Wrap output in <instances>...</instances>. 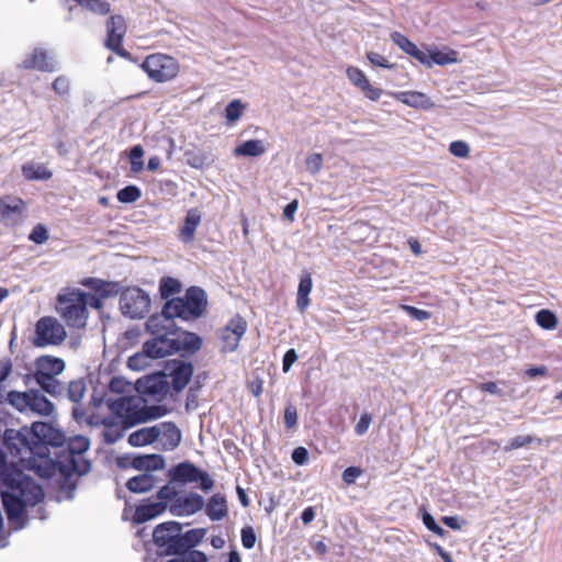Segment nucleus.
<instances>
[{
    "instance_id": "nucleus-1",
    "label": "nucleus",
    "mask_w": 562,
    "mask_h": 562,
    "mask_svg": "<svg viewBox=\"0 0 562 562\" xmlns=\"http://www.w3.org/2000/svg\"><path fill=\"white\" fill-rule=\"evenodd\" d=\"M3 445L14 457L26 450L30 456L21 460L38 477L48 480L58 473L55 482L63 496L57 495V502L72 501L80 477L92 469L91 460L77 459L90 449V439L83 435L68 438L54 422L34 420L19 429L5 428Z\"/></svg>"
},
{
    "instance_id": "nucleus-2",
    "label": "nucleus",
    "mask_w": 562,
    "mask_h": 562,
    "mask_svg": "<svg viewBox=\"0 0 562 562\" xmlns=\"http://www.w3.org/2000/svg\"><path fill=\"white\" fill-rule=\"evenodd\" d=\"M10 452L3 445V434L0 436V491H27L40 487L33 477L24 473L27 470L21 459L30 456L26 450L21 451V456H11L12 461H8Z\"/></svg>"
},
{
    "instance_id": "nucleus-3",
    "label": "nucleus",
    "mask_w": 562,
    "mask_h": 562,
    "mask_svg": "<svg viewBox=\"0 0 562 562\" xmlns=\"http://www.w3.org/2000/svg\"><path fill=\"white\" fill-rule=\"evenodd\" d=\"M29 488L27 491H0V497L7 519L12 530H21L29 522L26 508L35 506L44 499V491L42 486Z\"/></svg>"
},
{
    "instance_id": "nucleus-4",
    "label": "nucleus",
    "mask_w": 562,
    "mask_h": 562,
    "mask_svg": "<svg viewBox=\"0 0 562 562\" xmlns=\"http://www.w3.org/2000/svg\"><path fill=\"white\" fill-rule=\"evenodd\" d=\"M87 292L74 289L68 294H58L57 311L68 327L83 329L89 317Z\"/></svg>"
},
{
    "instance_id": "nucleus-5",
    "label": "nucleus",
    "mask_w": 562,
    "mask_h": 562,
    "mask_svg": "<svg viewBox=\"0 0 562 562\" xmlns=\"http://www.w3.org/2000/svg\"><path fill=\"white\" fill-rule=\"evenodd\" d=\"M183 525L170 520L157 525L153 531V542L157 547L159 558L181 553L180 531Z\"/></svg>"
},
{
    "instance_id": "nucleus-6",
    "label": "nucleus",
    "mask_w": 562,
    "mask_h": 562,
    "mask_svg": "<svg viewBox=\"0 0 562 562\" xmlns=\"http://www.w3.org/2000/svg\"><path fill=\"white\" fill-rule=\"evenodd\" d=\"M167 475L169 481L176 484L200 483L199 487L204 493H209L214 487V480L210 474L191 461H182L172 465Z\"/></svg>"
},
{
    "instance_id": "nucleus-7",
    "label": "nucleus",
    "mask_w": 562,
    "mask_h": 562,
    "mask_svg": "<svg viewBox=\"0 0 562 562\" xmlns=\"http://www.w3.org/2000/svg\"><path fill=\"white\" fill-rule=\"evenodd\" d=\"M121 313L131 319H142L149 312L151 300L149 294L142 288L126 286L120 297Z\"/></svg>"
},
{
    "instance_id": "nucleus-8",
    "label": "nucleus",
    "mask_w": 562,
    "mask_h": 562,
    "mask_svg": "<svg viewBox=\"0 0 562 562\" xmlns=\"http://www.w3.org/2000/svg\"><path fill=\"white\" fill-rule=\"evenodd\" d=\"M139 67L156 82H166L173 79L179 71L177 60L168 55L151 54L147 56Z\"/></svg>"
},
{
    "instance_id": "nucleus-9",
    "label": "nucleus",
    "mask_w": 562,
    "mask_h": 562,
    "mask_svg": "<svg viewBox=\"0 0 562 562\" xmlns=\"http://www.w3.org/2000/svg\"><path fill=\"white\" fill-rule=\"evenodd\" d=\"M67 338L64 326L53 316H43L35 324L33 345L38 348L58 346Z\"/></svg>"
},
{
    "instance_id": "nucleus-10",
    "label": "nucleus",
    "mask_w": 562,
    "mask_h": 562,
    "mask_svg": "<svg viewBox=\"0 0 562 562\" xmlns=\"http://www.w3.org/2000/svg\"><path fill=\"white\" fill-rule=\"evenodd\" d=\"M164 370L171 378L170 390L175 394L182 392L192 380L194 367L192 362L181 359H169L164 362Z\"/></svg>"
},
{
    "instance_id": "nucleus-11",
    "label": "nucleus",
    "mask_w": 562,
    "mask_h": 562,
    "mask_svg": "<svg viewBox=\"0 0 562 562\" xmlns=\"http://www.w3.org/2000/svg\"><path fill=\"white\" fill-rule=\"evenodd\" d=\"M134 389L139 394L165 397L170 391L168 374L165 370L151 372L137 379Z\"/></svg>"
},
{
    "instance_id": "nucleus-12",
    "label": "nucleus",
    "mask_w": 562,
    "mask_h": 562,
    "mask_svg": "<svg viewBox=\"0 0 562 562\" xmlns=\"http://www.w3.org/2000/svg\"><path fill=\"white\" fill-rule=\"evenodd\" d=\"M184 302L187 314L191 321L201 318L207 308V295L204 289L198 285L189 286L186 290L184 296H181Z\"/></svg>"
},
{
    "instance_id": "nucleus-13",
    "label": "nucleus",
    "mask_w": 562,
    "mask_h": 562,
    "mask_svg": "<svg viewBox=\"0 0 562 562\" xmlns=\"http://www.w3.org/2000/svg\"><path fill=\"white\" fill-rule=\"evenodd\" d=\"M247 330L246 319L236 314L229 319L227 325L224 327L222 333V339L224 341V351L233 352L237 349L239 340Z\"/></svg>"
},
{
    "instance_id": "nucleus-14",
    "label": "nucleus",
    "mask_w": 562,
    "mask_h": 562,
    "mask_svg": "<svg viewBox=\"0 0 562 562\" xmlns=\"http://www.w3.org/2000/svg\"><path fill=\"white\" fill-rule=\"evenodd\" d=\"M204 505V499L200 494L189 492L183 496H177V498L170 504L169 512L179 517L184 515L189 516L200 512Z\"/></svg>"
},
{
    "instance_id": "nucleus-15",
    "label": "nucleus",
    "mask_w": 562,
    "mask_h": 562,
    "mask_svg": "<svg viewBox=\"0 0 562 562\" xmlns=\"http://www.w3.org/2000/svg\"><path fill=\"white\" fill-rule=\"evenodd\" d=\"M167 509V503L153 502L151 498H145L135 506L132 517L134 525H142L164 514Z\"/></svg>"
},
{
    "instance_id": "nucleus-16",
    "label": "nucleus",
    "mask_w": 562,
    "mask_h": 562,
    "mask_svg": "<svg viewBox=\"0 0 562 562\" xmlns=\"http://www.w3.org/2000/svg\"><path fill=\"white\" fill-rule=\"evenodd\" d=\"M24 202L19 198H0V222L14 226L21 222Z\"/></svg>"
},
{
    "instance_id": "nucleus-17",
    "label": "nucleus",
    "mask_w": 562,
    "mask_h": 562,
    "mask_svg": "<svg viewBox=\"0 0 562 562\" xmlns=\"http://www.w3.org/2000/svg\"><path fill=\"white\" fill-rule=\"evenodd\" d=\"M20 67L26 70L34 69L42 72H54L58 69L56 61L48 55V52L43 48H34L32 54L22 61Z\"/></svg>"
},
{
    "instance_id": "nucleus-18",
    "label": "nucleus",
    "mask_w": 562,
    "mask_h": 562,
    "mask_svg": "<svg viewBox=\"0 0 562 562\" xmlns=\"http://www.w3.org/2000/svg\"><path fill=\"white\" fill-rule=\"evenodd\" d=\"M80 284L92 290L94 293H100L101 297L104 299L115 297L116 295L121 296L126 288L119 281H106L94 277L82 279Z\"/></svg>"
},
{
    "instance_id": "nucleus-19",
    "label": "nucleus",
    "mask_w": 562,
    "mask_h": 562,
    "mask_svg": "<svg viewBox=\"0 0 562 562\" xmlns=\"http://www.w3.org/2000/svg\"><path fill=\"white\" fill-rule=\"evenodd\" d=\"M30 412L42 417H49L48 422H54L57 425L58 414L55 404L37 389H31Z\"/></svg>"
},
{
    "instance_id": "nucleus-20",
    "label": "nucleus",
    "mask_w": 562,
    "mask_h": 562,
    "mask_svg": "<svg viewBox=\"0 0 562 562\" xmlns=\"http://www.w3.org/2000/svg\"><path fill=\"white\" fill-rule=\"evenodd\" d=\"M65 361L50 355H42L35 360V379L57 376L65 370Z\"/></svg>"
},
{
    "instance_id": "nucleus-21",
    "label": "nucleus",
    "mask_w": 562,
    "mask_h": 562,
    "mask_svg": "<svg viewBox=\"0 0 562 562\" xmlns=\"http://www.w3.org/2000/svg\"><path fill=\"white\" fill-rule=\"evenodd\" d=\"M106 406L119 417H123L125 428L127 424L135 418L137 405L134 403L133 396H122L119 398H109Z\"/></svg>"
},
{
    "instance_id": "nucleus-22",
    "label": "nucleus",
    "mask_w": 562,
    "mask_h": 562,
    "mask_svg": "<svg viewBox=\"0 0 562 562\" xmlns=\"http://www.w3.org/2000/svg\"><path fill=\"white\" fill-rule=\"evenodd\" d=\"M391 95L407 106L428 111L435 108V102L424 92L420 91H398L392 92Z\"/></svg>"
},
{
    "instance_id": "nucleus-23",
    "label": "nucleus",
    "mask_w": 562,
    "mask_h": 562,
    "mask_svg": "<svg viewBox=\"0 0 562 562\" xmlns=\"http://www.w3.org/2000/svg\"><path fill=\"white\" fill-rule=\"evenodd\" d=\"M161 436L160 426H150L138 429L132 434H130L127 438V442L132 447H144L148 445H153L156 442Z\"/></svg>"
},
{
    "instance_id": "nucleus-24",
    "label": "nucleus",
    "mask_w": 562,
    "mask_h": 562,
    "mask_svg": "<svg viewBox=\"0 0 562 562\" xmlns=\"http://www.w3.org/2000/svg\"><path fill=\"white\" fill-rule=\"evenodd\" d=\"M161 316L164 321H173L175 318H180L184 322L191 321L187 314L184 302L181 296H175L166 300L161 308Z\"/></svg>"
},
{
    "instance_id": "nucleus-25",
    "label": "nucleus",
    "mask_w": 562,
    "mask_h": 562,
    "mask_svg": "<svg viewBox=\"0 0 562 562\" xmlns=\"http://www.w3.org/2000/svg\"><path fill=\"white\" fill-rule=\"evenodd\" d=\"M204 506L206 516L213 521L222 520L228 515L227 499L221 493L212 495Z\"/></svg>"
},
{
    "instance_id": "nucleus-26",
    "label": "nucleus",
    "mask_w": 562,
    "mask_h": 562,
    "mask_svg": "<svg viewBox=\"0 0 562 562\" xmlns=\"http://www.w3.org/2000/svg\"><path fill=\"white\" fill-rule=\"evenodd\" d=\"M392 42L397 45L403 52L411 57L418 60L420 64L428 63L426 59V52L419 49L406 35L401 32L394 31L391 33Z\"/></svg>"
},
{
    "instance_id": "nucleus-27",
    "label": "nucleus",
    "mask_w": 562,
    "mask_h": 562,
    "mask_svg": "<svg viewBox=\"0 0 562 562\" xmlns=\"http://www.w3.org/2000/svg\"><path fill=\"white\" fill-rule=\"evenodd\" d=\"M183 159L187 165L194 169H204L214 162V158L209 151L198 147L186 149Z\"/></svg>"
},
{
    "instance_id": "nucleus-28",
    "label": "nucleus",
    "mask_w": 562,
    "mask_h": 562,
    "mask_svg": "<svg viewBox=\"0 0 562 562\" xmlns=\"http://www.w3.org/2000/svg\"><path fill=\"white\" fill-rule=\"evenodd\" d=\"M135 470L149 473L165 469L166 459L158 453L135 454Z\"/></svg>"
},
{
    "instance_id": "nucleus-29",
    "label": "nucleus",
    "mask_w": 562,
    "mask_h": 562,
    "mask_svg": "<svg viewBox=\"0 0 562 562\" xmlns=\"http://www.w3.org/2000/svg\"><path fill=\"white\" fill-rule=\"evenodd\" d=\"M169 412V408L165 405H145L142 411L137 408L135 418L127 424V427L158 419Z\"/></svg>"
},
{
    "instance_id": "nucleus-30",
    "label": "nucleus",
    "mask_w": 562,
    "mask_h": 562,
    "mask_svg": "<svg viewBox=\"0 0 562 562\" xmlns=\"http://www.w3.org/2000/svg\"><path fill=\"white\" fill-rule=\"evenodd\" d=\"M201 223V212L198 209H190L183 220L180 228V239L183 243H191L194 240L195 231Z\"/></svg>"
},
{
    "instance_id": "nucleus-31",
    "label": "nucleus",
    "mask_w": 562,
    "mask_h": 562,
    "mask_svg": "<svg viewBox=\"0 0 562 562\" xmlns=\"http://www.w3.org/2000/svg\"><path fill=\"white\" fill-rule=\"evenodd\" d=\"M161 435L165 439L162 449L166 451H172L179 447L182 440V434L179 427L173 422L160 423Z\"/></svg>"
},
{
    "instance_id": "nucleus-32",
    "label": "nucleus",
    "mask_w": 562,
    "mask_h": 562,
    "mask_svg": "<svg viewBox=\"0 0 562 562\" xmlns=\"http://www.w3.org/2000/svg\"><path fill=\"white\" fill-rule=\"evenodd\" d=\"M313 288V280L310 272L306 270L302 271L296 294V307L300 312H304L310 305V293Z\"/></svg>"
},
{
    "instance_id": "nucleus-33",
    "label": "nucleus",
    "mask_w": 562,
    "mask_h": 562,
    "mask_svg": "<svg viewBox=\"0 0 562 562\" xmlns=\"http://www.w3.org/2000/svg\"><path fill=\"white\" fill-rule=\"evenodd\" d=\"M156 481L151 473H142L128 479L125 486L132 493H147L154 488Z\"/></svg>"
},
{
    "instance_id": "nucleus-34",
    "label": "nucleus",
    "mask_w": 562,
    "mask_h": 562,
    "mask_svg": "<svg viewBox=\"0 0 562 562\" xmlns=\"http://www.w3.org/2000/svg\"><path fill=\"white\" fill-rule=\"evenodd\" d=\"M125 32H126L125 19L120 14L111 15L106 20L105 45L114 43L116 41V38H121V41H123Z\"/></svg>"
},
{
    "instance_id": "nucleus-35",
    "label": "nucleus",
    "mask_w": 562,
    "mask_h": 562,
    "mask_svg": "<svg viewBox=\"0 0 562 562\" xmlns=\"http://www.w3.org/2000/svg\"><path fill=\"white\" fill-rule=\"evenodd\" d=\"M5 400V403L12 406L19 413H26L30 411L31 389L23 392L11 390L7 393Z\"/></svg>"
},
{
    "instance_id": "nucleus-36",
    "label": "nucleus",
    "mask_w": 562,
    "mask_h": 562,
    "mask_svg": "<svg viewBox=\"0 0 562 562\" xmlns=\"http://www.w3.org/2000/svg\"><path fill=\"white\" fill-rule=\"evenodd\" d=\"M426 59L428 63H423V65L427 66L428 68L435 64L439 66L456 64L458 61V52L449 49L445 53L439 49H432L426 53Z\"/></svg>"
},
{
    "instance_id": "nucleus-37",
    "label": "nucleus",
    "mask_w": 562,
    "mask_h": 562,
    "mask_svg": "<svg viewBox=\"0 0 562 562\" xmlns=\"http://www.w3.org/2000/svg\"><path fill=\"white\" fill-rule=\"evenodd\" d=\"M181 290L182 283L180 282V280L169 276H164L162 278H160L158 292L161 300L166 301L171 297H175L177 294L181 292Z\"/></svg>"
},
{
    "instance_id": "nucleus-38",
    "label": "nucleus",
    "mask_w": 562,
    "mask_h": 562,
    "mask_svg": "<svg viewBox=\"0 0 562 562\" xmlns=\"http://www.w3.org/2000/svg\"><path fill=\"white\" fill-rule=\"evenodd\" d=\"M266 153V147L260 139H249L239 144L234 154L241 157H259Z\"/></svg>"
},
{
    "instance_id": "nucleus-39",
    "label": "nucleus",
    "mask_w": 562,
    "mask_h": 562,
    "mask_svg": "<svg viewBox=\"0 0 562 562\" xmlns=\"http://www.w3.org/2000/svg\"><path fill=\"white\" fill-rule=\"evenodd\" d=\"M181 337L182 339L180 340V352H183L182 356L194 355L201 349L203 339L198 334L184 330L182 331Z\"/></svg>"
},
{
    "instance_id": "nucleus-40",
    "label": "nucleus",
    "mask_w": 562,
    "mask_h": 562,
    "mask_svg": "<svg viewBox=\"0 0 562 562\" xmlns=\"http://www.w3.org/2000/svg\"><path fill=\"white\" fill-rule=\"evenodd\" d=\"M206 535L205 528H194L186 532L180 531L181 551L193 549L201 543L204 536Z\"/></svg>"
},
{
    "instance_id": "nucleus-41",
    "label": "nucleus",
    "mask_w": 562,
    "mask_h": 562,
    "mask_svg": "<svg viewBox=\"0 0 562 562\" xmlns=\"http://www.w3.org/2000/svg\"><path fill=\"white\" fill-rule=\"evenodd\" d=\"M36 384L40 386V391L49 394L53 397H59L64 394V386L56 376L48 375L46 378L35 379Z\"/></svg>"
},
{
    "instance_id": "nucleus-42",
    "label": "nucleus",
    "mask_w": 562,
    "mask_h": 562,
    "mask_svg": "<svg viewBox=\"0 0 562 562\" xmlns=\"http://www.w3.org/2000/svg\"><path fill=\"white\" fill-rule=\"evenodd\" d=\"M22 175L26 180H48L53 173L44 165L26 164L22 166Z\"/></svg>"
},
{
    "instance_id": "nucleus-43",
    "label": "nucleus",
    "mask_w": 562,
    "mask_h": 562,
    "mask_svg": "<svg viewBox=\"0 0 562 562\" xmlns=\"http://www.w3.org/2000/svg\"><path fill=\"white\" fill-rule=\"evenodd\" d=\"M142 350L144 355L151 360L167 357L165 347H162L158 340V335L149 340H146L143 344Z\"/></svg>"
},
{
    "instance_id": "nucleus-44",
    "label": "nucleus",
    "mask_w": 562,
    "mask_h": 562,
    "mask_svg": "<svg viewBox=\"0 0 562 562\" xmlns=\"http://www.w3.org/2000/svg\"><path fill=\"white\" fill-rule=\"evenodd\" d=\"M76 4L99 15H106L111 12V5L105 0H72Z\"/></svg>"
},
{
    "instance_id": "nucleus-45",
    "label": "nucleus",
    "mask_w": 562,
    "mask_h": 562,
    "mask_svg": "<svg viewBox=\"0 0 562 562\" xmlns=\"http://www.w3.org/2000/svg\"><path fill=\"white\" fill-rule=\"evenodd\" d=\"M142 196V190L135 184H128L120 189L116 199L120 203L130 204L136 202Z\"/></svg>"
},
{
    "instance_id": "nucleus-46",
    "label": "nucleus",
    "mask_w": 562,
    "mask_h": 562,
    "mask_svg": "<svg viewBox=\"0 0 562 562\" xmlns=\"http://www.w3.org/2000/svg\"><path fill=\"white\" fill-rule=\"evenodd\" d=\"M86 390L87 385L83 378L70 381L67 390V396L69 401L79 403L83 398Z\"/></svg>"
},
{
    "instance_id": "nucleus-47",
    "label": "nucleus",
    "mask_w": 562,
    "mask_h": 562,
    "mask_svg": "<svg viewBox=\"0 0 562 562\" xmlns=\"http://www.w3.org/2000/svg\"><path fill=\"white\" fill-rule=\"evenodd\" d=\"M536 322L541 328L552 330L558 325V317L552 311L542 308L537 312Z\"/></svg>"
},
{
    "instance_id": "nucleus-48",
    "label": "nucleus",
    "mask_w": 562,
    "mask_h": 562,
    "mask_svg": "<svg viewBox=\"0 0 562 562\" xmlns=\"http://www.w3.org/2000/svg\"><path fill=\"white\" fill-rule=\"evenodd\" d=\"M246 105L238 99L231 101L225 108V119L228 124L238 121Z\"/></svg>"
},
{
    "instance_id": "nucleus-49",
    "label": "nucleus",
    "mask_w": 562,
    "mask_h": 562,
    "mask_svg": "<svg viewBox=\"0 0 562 562\" xmlns=\"http://www.w3.org/2000/svg\"><path fill=\"white\" fill-rule=\"evenodd\" d=\"M206 379H207V373L206 372H200L195 376L193 383L190 385V387L188 390V393H187V403H186V408L187 409H189L191 403L195 402V400L198 397V393L202 389L203 382Z\"/></svg>"
},
{
    "instance_id": "nucleus-50",
    "label": "nucleus",
    "mask_w": 562,
    "mask_h": 562,
    "mask_svg": "<svg viewBox=\"0 0 562 562\" xmlns=\"http://www.w3.org/2000/svg\"><path fill=\"white\" fill-rule=\"evenodd\" d=\"M144 149L140 145H134L130 148L128 157L131 161V170L139 172L144 168L143 162Z\"/></svg>"
},
{
    "instance_id": "nucleus-51",
    "label": "nucleus",
    "mask_w": 562,
    "mask_h": 562,
    "mask_svg": "<svg viewBox=\"0 0 562 562\" xmlns=\"http://www.w3.org/2000/svg\"><path fill=\"white\" fill-rule=\"evenodd\" d=\"M347 77L350 80V82L360 90H362L369 83V80L364 72L361 69L353 66L347 68Z\"/></svg>"
},
{
    "instance_id": "nucleus-52",
    "label": "nucleus",
    "mask_w": 562,
    "mask_h": 562,
    "mask_svg": "<svg viewBox=\"0 0 562 562\" xmlns=\"http://www.w3.org/2000/svg\"><path fill=\"white\" fill-rule=\"evenodd\" d=\"M145 329L147 333L154 335H161L160 333L165 329L164 318L160 314H151L145 323Z\"/></svg>"
},
{
    "instance_id": "nucleus-53",
    "label": "nucleus",
    "mask_w": 562,
    "mask_h": 562,
    "mask_svg": "<svg viewBox=\"0 0 562 562\" xmlns=\"http://www.w3.org/2000/svg\"><path fill=\"white\" fill-rule=\"evenodd\" d=\"M148 359L149 358H147L144 355L143 350L135 352L134 355L128 357L127 368L131 369L132 371H142V370L146 369L147 367H149L150 363H149Z\"/></svg>"
},
{
    "instance_id": "nucleus-54",
    "label": "nucleus",
    "mask_w": 562,
    "mask_h": 562,
    "mask_svg": "<svg viewBox=\"0 0 562 562\" xmlns=\"http://www.w3.org/2000/svg\"><path fill=\"white\" fill-rule=\"evenodd\" d=\"M160 345L165 347L167 356H172L180 352V339L169 338L166 334L158 335Z\"/></svg>"
},
{
    "instance_id": "nucleus-55",
    "label": "nucleus",
    "mask_w": 562,
    "mask_h": 562,
    "mask_svg": "<svg viewBox=\"0 0 562 562\" xmlns=\"http://www.w3.org/2000/svg\"><path fill=\"white\" fill-rule=\"evenodd\" d=\"M48 229L43 224H37L33 227L29 235V239L36 245H42L48 240Z\"/></svg>"
},
{
    "instance_id": "nucleus-56",
    "label": "nucleus",
    "mask_w": 562,
    "mask_h": 562,
    "mask_svg": "<svg viewBox=\"0 0 562 562\" xmlns=\"http://www.w3.org/2000/svg\"><path fill=\"white\" fill-rule=\"evenodd\" d=\"M54 92L60 97L69 95L70 81L66 76H58L52 83Z\"/></svg>"
},
{
    "instance_id": "nucleus-57",
    "label": "nucleus",
    "mask_w": 562,
    "mask_h": 562,
    "mask_svg": "<svg viewBox=\"0 0 562 562\" xmlns=\"http://www.w3.org/2000/svg\"><path fill=\"white\" fill-rule=\"evenodd\" d=\"M535 441V437L530 435L516 436L504 447V451L508 452L521 447H526Z\"/></svg>"
},
{
    "instance_id": "nucleus-58",
    "label": "nucleus",
    "mask_w": 562,
    "mask_h": 562,
    "mask_svg": "<svg viewBox=\"0 0 562 562\" xmlns=\"http://www.w3.org/2000/svg\"><path fill=\"white\" fill-rule=\"evenodd\" d=\"M241 544L245 549L250 550L255 547L257 541V536L251 526H245L240 531Z\"/></svg>"
},
{
    "instance_id": "nucleus-59",
    "label": "nucleus",
    "mask_w": 562,
    "mask_h": 562,
    "mask_svg": "<svg viewBox=\"0 0 562 562\" xmlns=\"http://www.w3.org/2000/svg\"><path fill=\"white\" fill-rule=\"evenodd\" d=\"M306 169L312 175H317L323 167V156L322 154L314 153L306 157L305 159Z\"/></svg>"
},
{
    "instance_id": "nucleus-60",
    "label": "nucleus",
    "mask_w": 562,
    "mask_h": 562,
    "mask_svg": "<svg viewBox=\"0 0 562 562\" xmlns=\"http://www.w3.org/2000/svg\"><path fill=\"white\" fill-rule=\"evenodd\" d=\"M131 385V382L126 380L124 376L116 375L113 376L108 385L110 392L115 394H122L125 392L126 387Z\"/></svg>"
},
{
    "instance_id": "nucleus-61",
    "label": "nucleus",
    "mask_w": 562,
    "mask_h": 562,
    "mask_svg": "<svg viewBox=\"0 0 562 562\" xmlns=\"http://www.w3.org/2000/svg\"><path fill=\"white\" fill-rule=\"evenodd\" d=\"M121 38H116L114 43L105 45L110 50L114 52L116 55L132 61L138 63V59L134 57L128 50H126L122 45Z\"/></svg>"
},
{
    "instance_id": "nucleus-62",
    "label": "nucleus",
    "mask_w": 562,
    "mask_h": 562,
    "mask_svg": "<svg viewBox=\"0 0 562 562\" xmlns=\"http://www.w3.org/2000/svg\"><path fill=\"white\" fill-rule=\"evenodd\" d=\"M401 308L412 318L416 321H426L431 317V313L425 310L417 308L413 305H401Z\"/></svg>"
},
{
    "instance_id": "nucleus-63",
    "label": "nucleus",
    "mask_w": 562,
    "mask_h": 562,
    "mask_svg": "<svg viewBox=\"0 0 562 562\" xmlns=\"http://www.w3.org/2000/svg\"><path fill=\"white\" fill-rule=\"evenodd\" d=\"M284 425L288 429L297 425V409L292 403H289L284 408Z\"/></svg>"
},
{
    "instance_id": "nucleus-64",
    "label": "nucleus",
    "mask_w": 562,
    "mask_h": 562,
    "mask_svg": "<svg viewBox=\"0 0 562 562\" xmlns=\"http://www.w3.org/2000/svg\"><path fill=\"white\" fill-rule=\"evenodd\" d=\"M183 557L186 562H207V555L200 550L188 549L183 550Z\"/></svg>"
}]
</instances>
